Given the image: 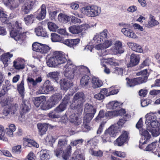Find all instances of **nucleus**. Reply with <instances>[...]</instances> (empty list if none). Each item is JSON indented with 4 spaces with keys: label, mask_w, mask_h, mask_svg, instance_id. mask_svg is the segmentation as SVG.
<instances>
[{
    "label": "nucleus",
    "mask_w": 160,
    "mask_h": 160,
    "mask_svg": "<svg viewBox=\"0 0 160 160\" xmlns=\"http://www.w3.org/2000/svg\"><path fill=\"white\" fill-rule=\"evenodd\" d=\"M10 110V114L12 115H17L18 113V104L15 103L8 106Z\"/></svg>",
    "instance_id": "29"
},
{
    "label": "nucleus",
    "mask_w": 160,
    "mask_h": 160,
    "mask_svg": "<svg viewBox=\"0 0 160 160\" xmlns=\"http://www.w3.org/2000/svg\"><path fill=\"white\" fill-rule=\"evenodd\" d=\"M96 108L93 105L86 103L85 105L84 111L86 113L84 117L92 118L96 112Z\"/></svg>",
    "instance_id": "7"
},
{
    "label": "nucleus",
    "mask_w": 160,
    "mask_h": 160,
    "mask_svg": "<svg viewBox=\"0 0 160 160\" xmlns=\"http://www.w3.org/2000/svg\"><path fill=\"white\" fill-rule=\"evenodd\" d=\"M128 119V118L125 117L120 118L117 122V124L119 127H123V125L125 123Z\"/></svg>",
    "instance_id": "58"
},
{
    "label": "nucleus",
    "mask_w": 160,
    "mask_h": 160,
    "mask_svg": "<svg viewBox=\"0 0 160 160\" xmlns=\"http://www.w3.org/2000/svg\"><path fill=\"white\" fill-rule=\"evenodd\" d=\"M51 39L53 42L60 41L62 38L59 35L55 33H52L51 34Z\"/></svg>",
    "instance_id": "49"
},
{
    "label": "nucleus",
    "mask_w": 160,
    "mask_h": 160,
    "mask_svg": "<svg viewBox=\"0 0 160 160\" xmlns=\"http://www.w3.org/2000/svg\"><path fill=\"white\" fill-rule=\"evenodd\" d=\"M46 13V6L42 4L41 7V11L37 16L36 18L39 20H41L45 18Z\"/></svg>",
    "instance_id": "27"
},
{
    "label": "nucleus",
    "mask_w": 160,
    "mask_h": 160,
    "mask_svg": "<svg viewBox=\"0 0 160 160\" xmlns=\"http://www.w3.org/2000/svg\"><path fill=\"white\" fill-rule=\"evenodd\" d=\"M139 132L140 134L144 136V140L146 139L144 142L140 141V143H141L142 144L146 143L148 142V141L151 137L150 135L149 134L147 131L143 128L139 130Z\"/></svg>",
    "instance_id": "18"
},
{
    "label": "nucleus",
    "mask_w": 160,
    "mask_h": 160,
    "mask_svg": "<svg viewBox=\"0 0 160 160\" xmlns=\"http://www.w3.org/2000/svg\"><path fill=\"white\" fill-rule=\"evenodd\" d=\"M91 81L90 77L88 76L82 77L80 80V85L82 87H86L89 84Z\"/></svg>",
    "instance_id": "33"
},
{
    "label": "nucleus",
    "mask_w": 160,
    "mask_h": 160,
    "mask_svg": "<svg viewBox=\"0 0 160 160\" xmlns=\"http://www.w3.org/2000/svg\"><path fill=\"white\" fill-rule=\"evenodd\" d=\"M121 32L125 36L130 38H137L134 32L129 29L124 28L122 29Z\"/></svg>",
    "instance_id": "20"
},
{
    "label": "nucleus",
    "mask_w": 160,
    "mask_h": 160,
    "mask_svg": "<svg viewBox=\"0 0 160 160\" xmlns=\"http://www.w3.org/2000/svg\"><path fill=\"white\" fill-rule=\"evenodd\" d=\"M156 148V143L152 142L149 144L145 148V150L147 151H152L154 150Z\"/></svg>",
    "instance_id": "54"
},
{
    "label": "nucleus",
    "mask_w": 160,
    "mask_h": 160,
    "mask_svg": "<svg viewBox=\"0 0 160 160\" xmlns=\"http://www.w3.org/2000/svg\"><path fill=\"white\" fill-rule=\"evenodd\" d=\"M118 128L114 125H112L106 130L101 138L103 142L109 141L110 137H114L118 132Z\"/></svg>",
    "instance_id": "1"
},
{
    "label": "nucleus",
    "mask_w": 160,
    "mask_h": 160,
    "mask_svg": "<svg viewBox=\"0 0 160 160\" xmlns=\"http://www.w3.org/2000/svg\"><path fill=\"white\" fill-rule=\"evenodd\" d=\"M22 28L21 24L16 21L15 23L14 28L10 32V36L17 41H19L22 40V35L21 32H19Z\"/></svg>",
    "instance_id": "3"
},
{
    "label": "nucleus",
    "mask_w": 160,
    "mask_h": 160,
    "mask_svg": "<svg viewBox=\"0 0 160 160\" xmlns=\"http://www.w3.org/2000/svg\"><path fill=\"white\" fill-rule=\"evenodd\" d=\"M39 130V134L40 136H42L45 133L48 129V126L45 124L39 123L37 124Z\"/></svg>",
    "instance_id": "30"
},
{
    "label": "nucleus",
    "mask_w": 160,
    "mask_h": 160,
    "mask_svg": "<svg viewBox=\"0 0 160 160\" xmlns=\"http://www.w3.org/2000/svg\"><path fill=\"white\" fill-rule=\"evenodd\" d=\"M71 146L70 145H69L65 150L64 152L63 151L62 157L63 159L65 160L68 159L71 152Z\"/></svg>",
    "instance_id": "26"
},
{
    "label": "nucleus",
    "mask_w": 160,
    "mask_h": 160,
    "mask_svg": "<svg viewBox=\"0 0 160 160\" xmlns=\"http://www.w3.org/2000/svg\"><path fill=\"white\" fill-rule=\"evenodd\" d=\"M147 129L153 137L158 136L160 134V121L156 119L151 121L147 127Z\"/></svg>",
    "instance_id": "2"
},
{
    "label": "nucleus",
    "mask_w": 160,
    "mask_h": 160,
    "mask_svg": "<svg viewBox=\"0 0 160 160\" xmlns=\"http://www.w3.org/2000/svg\"><path fill=\"white\" fill-rule=\"evenodd\" d=\"M58 19L61 22L66 23L70 20V18L68 16L61 13L58 15Z\"/></svg>",
    "instance_id": "39"
},
{
    "label": "nucleus",
    "mask_w": 160,
    "mask_h": 160,
    "mask_svg": "<svg viewBox=\"0 0 160 160\" xmlns=\"http://www.w3.org/2000/svg\"><path fill=\"white\" fill-rule=\"evenodd\" d=\"M16 128L14 125L11 124L8 128H7L6 130V134L10 137L13 136V132L15 131Z\"/></svg>",
    "instance_id": "34"
},
{
    "label": "nucleus",
    "mask_w": 160,
    "mask_h": 160,
    "mask_svg": "<svg viewBox=\"0 0 160 160\" xmlns=\"http://www.w3.org/2000/svg\"><path fill=\"white\" fill-rule=\"evenodd\" d=\"M35 18V16L32 14L28 15L24 18L25 23L27 25L32 23L34 20Z\"/></svg>",
    "instance_id": "41"
},
{
    "label": "nucleus",
    "mask_w": 160,
    "mask_h": 160,
    "mask_svg": "<svg viewBox=\"0 0 160 160\" xmlns=\"http://www.w3.org/2000/svg\"><path fill=\"white\" fill-rule=\"evenodd\" d=\"M45 140L47 142H48L50 144H52L55 141V139L50 135H48L46 138Z\"/></svg>",
    "instance_id": "60"
},
{
    "label": "nucleus",
    "mask_w": 160,
    "mask_h": 160,
    "mask_svg": "<svg viewBox=\"0 0 160 160\" xmlns=\"http://www.w3.org/2000/svg\"><path fill=\"white\" fill-rule=\"evenodd\" d=\"M92 11L93 13V17L98 15L101 12L100 9L96 6H92Z\"/></svg>",
    "instance_id": "50"
},
{
    "label": "nucleus",
    "mask_w": 160,
    "mask_h": 160,
    "mask_svg": "<svg viewBox=\"0 0 160 160\" xmlns=\"http://www.w3.org/2000/svg\"><path fill=\"white\" fill-rule=\"evenodd\" d=\"M24 145H26L29 147H34L37 148L39 147V145L34 141L28 138L24 139L23 143Z\"/></svg>",
    "instance_id": "28"
},
{
    "label": "nucleus",
    "mask_w": 160,
    "mask_h": 160,
    "mask_svg": "<svg viewBox=\"0 0 160 160\" xmlns=\"http://www.w3.org/2000/svg\"><path fill=\"white\" fill-rule=\"evenodd\" d=\"M47 63L49 67H55L58 65L54 55L52 57L48 59L47 62Z\"/></svg>",
    "instance_id": "36"
},
{
    "label": "nucleus",
    "mask_w": 160,
    "mask_h": 160,
    "mask_svg": "<svg viewBox=\"0 0 160 160\" xmlns=\"http://www.w3.org/2000/svg\"><path fill=\"white\" fill-rule=\"evenodd\" d=\"M112 44V41L111 40H107L104 41L102 43H99L96 45L95 48L98 50H100L102 51L108 48L111 46Z\"/></svg>",
    "instance_id": "13"
},
{
    "label": "nucleus",
    "mask_w": 160,
    "mask_h": 160,
    "mask_svg": "<svg viewBox=\"0 0 160 160\" xmlns=\"http://www.w3.org/2000/svg\"><path fill=\"white\" fill-rule=\"evenodd\" d=\"M50 49L48 46L42 44L40 52L42 53H46L48 52Z\"/></svg>",
    "instance_id": "52"
},
{
    "label": "nucleus",
    "mask_w": 160,
    "mask_h": 160,
    "mask_svg": "<svg viewBox=\"0 0 160 160\" xmlns=\"http://www.w3.org/2000/svg\"><path fill=\"white\" fill-rule=\"evenodd\" d=\"M7 18V15L2 10H0V20L2 21H5Z\"/></svg>",
    "instance_id": "64"
},
{
    "label": "nucleus",
    "mask_w": 160,
    "mask_h": 160,
    "mask_svg": "<svg viewBox=\"0 0 160 160\" xmlns=\"http://www.w3.org/2000/svg\"><path fill=\"white\" fill-rule=\"evenodd\" d=\"M42 44L38 42L34 43L32 45V49L33 51L40 52Z\"/></svg>",
    "instance_id": "51"
},
{
    "label": "nucleus",
    "mask_w": 160,
    "mask_h": 160,
    "mask_svg": "<svg viewBox=\"0 0 160 160\" xmlns=\"http://www.w3.org/2000/svg\"><path fill=\"white\" fill-rule=\"evenodd\" d=\"M67 105L63 102H61L54 109V111L57 113H59L63 111L66 109Z\"/></svg>",
    "instance_id": "38"
},
{
    "label": "nucleus",
    "mask_w": 160,
    "mask_h": 160,
    "mask_svg": "<svg viewBox=\"0 0 160 160\" xmlns=\"http://www.w3.org/2000/svg\"><path fill=\"white\" fill-rule=\"evenodd\" d=\"M93 39L95 42L99 43L103 41L102 38L99 34H96L93 38Z\"/></svg>",
    "instance_id": "63"
},
{
    "label": "nucleus",
    "mask_w": 160,
    "mask_h": 160,
    "mask_svg": "<svg viewBox=\"0 0 160 160\" xmlns=\"http://www.w3.org/2000/svg\"><path fill=\"white\" fill-rule=\"evenodd\" d=\"M59 73L57 72H51L47 74V77L50 78L54 79L56 81L58 80Z\"/></svg>",
    "instance_id": "46"
},
{
    "label": "nucleus",
    "mask_w": 160,
    "mask_h": 160,
    "mask_svg": "<svg viewBox=\"0 0 160 160\" xmlns=\"http://www.w3.org/2000/svg\"><path fill=\"white\" fill-rule=\"evenodd\" d=\"M150 18V20L148 22V24L146 25V26L148 28H152L155 26L158 25L159 23L158 22L153 18V16H151Z\"/></svg>",
    "instance_id": "35"
},
{
    "label": "nucleus",
    "mask_w": 160,
    "mask_h": 160,
    "mask_svg": "<svg viewBox=\"0 0 160 160\" xmlns=\"http://www.w3.org/2000/svg\"><path fill=\"white\" fill-rule=\"evenodd\" d=\"M42 81L41 77H38L34 80L31 77H28L27 79L28 82L34 86L37 85V83L41 82Z\"/></svg>",
    "instance_id": "42"
},
{
    "label": "nucleus",
    "mask_w": 160,
    "mask_h": 160,
    "mask_svg": "<svg viewBox=\"0 0 160 160\" xmlns=\"http://www.w3.org/2000/svg\"><path fill=\"white\" fill-rule=\"evenodd\" d=\"M13 66L15 69L18 70L22 69L24 68L23 64H21L19 62H17L16 61L13 62Z\"/></svg>",
    "instance_id": "56"
},
{
    "label": "nucleus",
    "mask_w": 160,
    "mask_h": 160,
    "mask_svg": "<svg viewBox=\"0 0 160 160\" xmlns=\"http://www.w3.org/2000/svg\"><path fill=\"white\" fill-rule=\"evenodd\" d=\"M35 32L37 35L44 37H48L47 32L43 30L42 26H39L34 29Z\"/></svg>",
    "instance_id": "25"
},
{
    "label": "nucleus",
    "mask_w": 160,
    "mask_h": 160,
    "mask_svg": "<svg viewBox=\"0 0 160 160\" xmlns=\"http://www.w3.org/2000/svg\"><path fill=\"white\" fill-rule=\"evenodd\" d=\"M46 102V98L44 96L36 97L34 101V105L37 107L40 106L42 109L44 110L49 109L48 108V105L46 106L45 104Z\"/></svg>",
    "instance_id": "8"
},
{
    "label": "nucleus",
    "mask_w": 160,
    "mask_h": 160,
    "mask_svg": "<svg viewBox=\"0 0 160 160\" xmlns=\"http://www.w3.org/2000/svg\"><path fill=\"white\" fill-rule=\"evenodd\" d=\"M62 98L61 94L56 93L51 96L48 102V108L49 109L53 107L61 100Z\"/></svg>",
    "instance_id": "6"
},
{
    "label": "nucleus",
    "mask_w": 160,
    "mask_h": 160,
    "mask_svg": "<svg viewBox=\"0 0 160 160\" xmlns=\"http://www.w3.org/2000/svg\"><path fill=\"white\" fill-rule=\"evenodd\" d=\"M4 127L0 125V139L4 140L5 139V137H4L5 132Z\"/></svg>",
    "instance_id": "62"
},
{
    "label": "nucleus",
    "mask_w": 160,
    "mask_h": 160,
    "mask_svg": "<svg viewBox=\"0 0 160 160\" xmlns=\"http://www.w3.org/2000/svg\"><path fill=\"white\" fill-rule=\"evenodd\" d=\"M69 120L71 122L76 125H79L81 123V121L79 120L78 115L74 113L72 114L69 116Z\"/></svg>",
    "instance_id": "24"
},
{
    "label": "nucleus",
    "mask_w": 160,
    "mask_h": 160,
    "mask_svg": "<svg viewBox=\"0 0 160 160\" xmlns=\"http://www.w3.org/2000/svg\"><path fill=\"white\" fill-rule=\"evenodd\" d=\"M12 56V55L10 54L9 52L3 54L1 56V60L3 62L5 67H7L9 62L10 59Z\"/></svg>",
    "instance_id": "17"
},
{
    "label": "nucleus",
    "mask_w": 160,
    "mask_h": 160,
    "mask_svg": "<svg viewBox=\"0 0 160 160\" xmlns=\"http://www.w3.org/2000/svg\"><path fill=\"white\" fill-rule=\"evenodd\" d=\"M139 132L140 134L144 136V140L146 139L144 142L140 141V143H141L142 144L146 143L148 142V141L151 137L150 135L149 134L147 131L143 128L139 130Z\"/></svg>",
    "instance_id": "19"
},
{
    "label": "nucleus",
    "mask_w": 160,
    "mask_h": 160,
    "mask_svg": "<svg viewBox=\"0 0 160 160\" xmlns=\"http://www.w3.org/2000/svg\"><path fill=\"white\" fill-rule=\"evenodd\" d=\"M69 32L73 34H77L80 33L79 26L73 25L69 28Z\"/></svg>",
    "instance_id": "37"
},
{
    "label": "nucleus",
    "mask_w": 160,
    "mask_h": 160,
    "mask_svg": "<svg viewBox=\"0 0 160 160\" xmlns=\"http://www.w3.org/2000/svg\"><path fill=\"white\" fill-rule=\"evenodd\" d=\"M139 61V56L134 54H132L131 55L130 62L127 65V67H131L137 65Z\"/></svg>",
    "instance_id": "16"
},
{
    "label": "nucleus",
    "mask_w": 160,
    "mask_h": 160,
    "mask_svg": "<svg viewBox=\"0 0 160 160\" xmlns=\"http://www.w3.org/2000/svg\"><path fill=\"white\" fill-rule=\"evenodd\" d=\"M48 25L49 29L51 31H56V30L58 28V26L54 23L52 22H48Z\"/></svg>",
    "instance_id": "47"
},
{
    "label": "nucleus",
    "mask_w": 160,
    "mask_h": 160,
    "mask_svg": "<svg viewBox=\"0 0 160 160\" xmlns=\"http://www.w3.org/2000/svg\"><path fill=\"white\" fill-rule=\"evenodd\" d=\"M105 116L104 111L103 110H101L96 118L95 119V121L96 122H98L102 120Z\"/></svg>",
    "instance_id": "53"
},
{
    "label": "nucleus",
    "mask_w": 160,
    "mask_h": 160,
    "mask_svg": "<svg viewBox=\"0 0 160 160\" xmlns=\"http://www.w3.org/2000/svg\"><path fill=\"white\" fill-rule=\"evenodd\" d=\"M12 152L13 153L16 154H19L21 152V145H18L13 147L12 148Z\"/></svg>",
    "instance_id": "55"
},
{
    "label": "nucleus",
    "mask_w": 160,
    "mask_h": 160,
    "mask_svg": "<svg viewBox=\"0 0 160 160\" xmlns=\"http://www.w3.org/2000/svg\"><path fill=\"white\" fill-rule=\"evenodd\" d=\"M81 11L82 13L87 16L93 17V13L92 11V6L82 8L81 9Z\"/></svg>",
    "instance_id": "22"
},
{
    "label": "nucleus",
    "mask_w": 160,
    "mask_h": 160,
    "mask_svg": "<svg viewBox=\"0 0 160 160\" xmlns=\"http://www.w3.org/2000/svg\"><path fill=\"white\" fill-rule=\"evenodd\" d=\"M84 98V95L82 92H77L73 96L72 103H74L75 106L78 107L82 104Z\"/></svg>",
    "instance_id": "11"
},
{
    "label": "nucleus",
    "mask_w": 160,
    "mask_h": 160,
    "mask_svg": "<svg viewBox=\"0 0 160 160\" xmlns=\"http://www.w3.org/2000/svg\"><path fill=\"white\" fill-rule=\"evenodd\" d=\"M111 50L114 54L121 53L124 52L123 50H122V42L119 41H116L114 44V46L111 49Z\"/></svg>",
    "instance_id": "12"
},
{
    "label": "nucleus",
    "mask_w": 160,
    "mask_h": 160,
    "mask_svg": "<svg viewBox=\"0 0 160 160\" xmlns=\"http://www.w3.org/2000/svg\"><path fill=\"white\" fill-rule=\"evenodd\" d=\"M92 118L90 119V118L84 117L83 125L84 128L87 129V130H90L91 128L89 126V123L91 120Z\"/></svg>",
    "instance_id": "40"
},
{
    "label": "nucleus",
    "mask_w": 160,
    "mask_h": 160,
    "mask_svg": "<svg viewBox=\"0 0 160 160\" xmlns=\"http://www.w3.org/2000/svg\"><path fill=\"white\" fill-rule=\"evenodd\" d=\"M17 90L22 97V99L24 96V81L22 80L21 83L17 85Z\"/></svg>",
    "instance_id": "31"
},
{
    "label": "nucleus",
    "mask_w": 160,
    "mask_h": 160,
    "mask_svg": "<svg viewBox=\"0 0 160 160\" xmlns=\"http://www.w3.org/2000/svg\"><path fill=\"white\" fill-rule=\"evenodd\" d=\"M61 88H63L64 90L66 91L71 87L73 86V83L70 82H67L65 79H62L60 82Z\"/></svg>",
    "instance_id": "23"
},
{
    "label": "nucleus",
    "mask_w": 160,
    "mask_h": 160,
    "mask_svg": "<svg viewBox=\"0 0 160 160\" xmlns=\"http://www.w3.org/2000/svg\"><path fill=\"white\" fill-rule=\"evenodd\" d=\"M106 62L109 64L110 65L112 66H118V63L116 62L115 60H113V58H109L108 59V61Z\"/></svg>",
    "instance_id": "61"
},
{
    "label": "nucleus",
    "mask_w": 160,
    "mask_h": 160,
    "mask_svg": "<svg viewBox=\"0 0 160 160\" xmlns=\"http://www.w3.org/2000/svg\"><path fill=\"white\" fill-rule=\"evenodd\" d=\"M127 85L128 87H133L138 84L136 78L130 79L128 78H126Z\"/></svg>",
    "instance_id": "44"
},
{
    "label": "nucleus",
    "mask_w": 160,
    "mask_h": 160,
    "mask_svg": "<svg viewBox=\"0 0 160 160\" xmlns=\"http://www.w3.org/2000/svg\"><path fill=\"white\" fill-rule=\"evenodd\" d=\"M89 152L92 155L96 157H102L103 154V152L101 150H99L97 151H95L93 148L90 149Z\"/></svg>",
    "instance_id": "45"
},
{
    "label": "nucleus",
    "mask_w": 160,
    "mask_h": 160,
    "mask_svg": "<svg viewBox=\"0 0 160 160\" xmlns=\"http://www.w3.org/2000/svg\"><path fill=\"white\" fill-rule=\"evenodd\" d=\"M9 113H10V110L8 106H6L4 108L2 111V114L3 116H0V118H4L5 117L8 116Z\"/></svg>",
    "instance_id": "59"
},
{
    "label": "nucleus",
    "mask_w": 160,
    "mask_h": 160,
    "mask_svg": "<svg viewBox=\"0 0 160 160\" xmlns=\"http://www.w3.org/2000/svg\"><path fill=\"white\" fill-rule=\"evenodd\" d=\"M54 55L58 65L64 63L66 61L64 55L59 52H54Z\"/></svg>",
    "instance_id": "14"
},
{
    "label": "nucleus",
    "mask_w": 160,
    "mask_h": 160,
    "mask_svg": "<svg viewBox=\"0 0 160 160\" xmlns=\"http://www.w3.org/2000/svg\"><path fill=\"white\" fill-rule=\"evenodd\" d=\"M80 40L78 38L72 39H66L63 42V43L67 46L71 48L73 47L79 42Z\"/></svg>",
    "instance_id": "21"
},
{
    "label": "nucleus",
    "mask_w": 160,
    "mask_h": 160,
    "mask_svg": "<svg viewBox=\"0 0 160 160\" xmlns=\"http://www.w3.org/2000/svg\"><path fill=\"white\" fill-rule=\"evenodd\" d=\"M147 76H144L142 77L136 78L138 84L146 82L147 80Z\"/></svg>",
    "instance_id": "57"
},
{
    "label": "nucleus",
    "mask_w": 160,
    "mask_h": 160,
    "mask_svg": "<svg viewBox=\"0 0 160 160\" xmlns=\"http://www.w3.org/2000/svg\"><path fill=\"white\" fill-rule=\"evenodd\" d=\"M128 135L127 132L122 131V134L116 140L115 145L119 146L123 145L128 140Z\"/></svg>",
    "instance_id": "10"
},
{
    "label": "nucleus",
    "mask_w": 160,
    "mask_h": 160,
    "mask_svg": "<svg viewBox=\"0 0 160 160\" xmlns=\"http://www.w3.org/2000/svg\"><path fill=\"white\" fill-rule=\"evenodd\" d=\"M68 140L66 136H63L59 139L58 142L57 148L55 150L54 152L55 156L60 158L63 152V150L67 144Z\"/></svg>",
    "instance_id": "5"
},
{
    "label": "nucleus",
    "mask_w": 160,
    "mask_h": 160,
    "mask_svg": "<svg viewBox=\"0 0 160 160\" xmlns=\"http://www.w3.org/2000/svg\"><path fill=\"white\" fill-rule=\"evenodd\" d=\"M22 99V102L20 106V112L24 113L29 111L31 106L29 101L24 100V98Z\"/></svg>",
    "instance_id": "15"
},
{
    "label": "nucleus",
    "mask_w": 160,
    "mask_h": 160,
    "mask_svg": "<svg viewBox=\"0 0 160 160\" xmlns=\"http://www.w3.org/2000/svg\"><path fill=\"white\" fill-rule=\"evenodd\" d=\"M66 68L64 75L67 79L70 80L73 79L75 72H77V67L76 66L68 62L65 66Z\"/></svg>",
    "instance_id": "4"
},
{
    "label": "nucleus",
    "mask_w": 160,
    "mask_h": 160,
    "mask_svg": "<svg viewBox=\"0 0 160 160\" xmlns=\"http://www.w3.org/2000/svg\"><path fill=\"white\" fill-rule=\"evenodd\" d=\"M145 117L148 121H152L156 120L157 116L154 113L151 112L147 114L145 116Z\"/></svg>",
    "instance_id": "48"
},
{
    "label": "nucleus",
    "mask_w": 160,
    "mask_h": 160,
    "mask_svg": "<svg viewBox=\"0 0 160 160\" xmlns=\"http://www.w3.org/2000/svg\"><path fill=\"white\" fill-rule=\"evenodd\" d=\"M37 1L33 0H28L24 3L21 8L22 11L24 14H28L32 10Z\"/></svg>",
    "instance_id": "9"
},
{
    "label": "nucleus",
    "mask_w": 160,
    "mask_h": 160,
    "mask_svg": "<svg viewBox=\"0 0 160 160\" xmlns=\"http://www.w3.org/2000/svg\"><path fill=\"white\" fill-rule=\"evenodd\" d=\"M40 155V158L42 160H48L50 159V156L46 150H41Z\"/></svg>",
    "instance_id": "43"
},
{
    "label": "nucleus",
    "mask_w": 160,
    "mask_h": 160,
    "mask_svg": "<svg viewBox=\"0 0 160 160\" xmlns=\"http://www.w3.org/2000/svg\"><path fill=\"white\" fill-rule=\"evenodd\" d=\"M92 87L94 88H97L101 87L102 85V81L98 78L93 77L92 81Z\"/></svg>",
    "instance_id": "32"
}]
</instances>
